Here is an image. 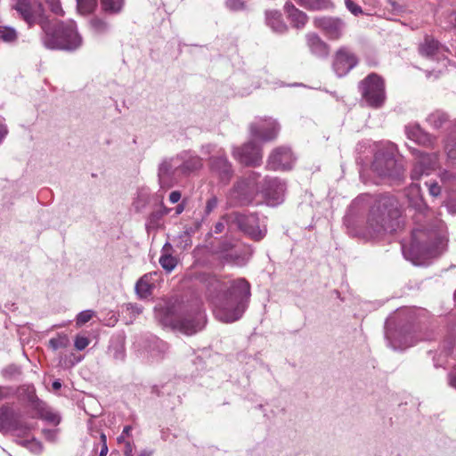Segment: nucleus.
<instances>
[{
	"instance_id": "f257e3e1",
	"label": "nucleus",
	"mask_w": 456,
	"mask_h": 456,
	"mask_svg": "<svg viewBox=\"0 0 456 456\" xmlns=\"http://www.w3.org/2000/svg\"><path fill=\"white\" fill-rule=\"evenodd\" d=\"M205 289V297L216 319L230 323L240 320L250 299V284L244 278L227 279L209 273L198 275Z\"/></svg>"
},
{
	"instance_id": "f03ea898",
	"label": "nucleus",
	"mask_w": 456,
	"mask_h": 456,
	"mask_svg": "<svg viewBox=\"0 0 456 456\" xmlns=\"http://www.w3.org/2000/svg\"><path fill=\"white\" fill-rule=\"evenodd\" d=\"M13 8L29 27L40 25L44 33L42 41L46 48L75 51L82 45L83 38L73 20L61 21L52 26L45 14L43 5L28 0H17Z\"/></svg>"
},
{
	"instance_id": "7ed1b4c3",
	"label": "nucleus",
	"mask_w": 456,
	"mask_h": 456,
	"mask_svg": "<svg viewBox=\"0 0 456 456\" xmlns=\"http://www.w3.org/2000/svg\"><path fill=\"white\" fill-rule=\"evenodd\" d=\"M366 221V232L371 238L383 236L395 232L401 224V210L398 200L391 195H379L373 198L370 194H361L354 199L344 223L349 227L351 218L362 207L370 204Z\"/></svg>"
},
{
	"instance_id": "20e7f679",
	"label": "nucleus",
	"mask_w": 456,
	"mask_h": 456,
	"mask_svg": "<svg viewBox=\"0 0 456 456\" xmlns=\"http://www.w3.org/2000/svg\"><path fill=\"white\" fill-rule=\"evenodd\" d=\"M204 166L203 159L195 152L183 151L175 156L165 158L158 167V183L166 191L178 183L182 177L198 172Z\"/></svg>"
},
{
	"instance_id": "39448f33",
	"label": "nucleus",
	"mask_w": 456,
	"mask_h": 456,
	"mask_svg": "<svg viewBox=\"0 0 456 456\" xmlns=\"http://www.w3.org/2000/svg\"><path fill=\"white\" fill-rule=\"evenodd\" d=\"M446 248L444 238L424 226L414 228L409 247L403 246L404 257L416 265H424L427 260L440 256Z\"/></svg>"
},
{
	"instance_id": "423d86ee",
	"label": "nucleus",
	"mask_w": 456,
	"mask_h": 456,
	"mask_svg": "<svg viewBox=\"0 0 456 456\" xmlns=\"http://www.w3.org/2000/svg\"><path fill=\"white\" fill-rule=\"evenodd\" d=\"M161 322L165 326L177 330L185 335H192L204 326L201 312H188L179 303H167L161 309Z\"/></svg>"
},
{
	"instance_id": "0eeeda50",
	"label": "nucleus",
	"mask_w": 456,
	"mask_h": 456,
	"mask_svg": "<svg viewBox=\"0 0 456 456\" xmlns=\"http://www.w3.org/2000/svg\"><path fill=\"white\" fill-rule=\"evenodd\" d=\"M396 147L389 144L379 149L374 155L372 171L381 178L399 184L404 179L403 164L395 159Z\"/></svg>"
},
{
	"instance_id": "6e6552de",
	"label": "nucleus",
	"mask_w": 456,
	"mask_h": 456,
	"mask_svg": "<svg viewBox=\"0 0 456 456\" xmlns=\"http://www.w3.org/2000/svg\"><path fill=\"white\" fill-rule=\"evenodd\" d=\"M260 173L250 171L245 174L243 177L239 179L234 184L231 198L240 206L250 204L256 194H260L263 181H260Z\"/></svg>"
},
{
	"instance_id": "1a4fd4ad",
	"label": "nucleus",
	"mask_w": 456,
	"mask_h": 456,
	"mask_svg": "<svg viewBox=\"0 0 456 456\" xmlns=\"http://www.w3.org/2000/svg\"><path fill=\"white\" fill-rule=\"evenodd\" d=\"M362 99L371 107H381L386 100L385 84L376 73L367 76L359 84Z\"/></svg>"
},
{
	"instance_id": "9d476101",
	"label": "nucleus",
	"mask_w": 456,
	"mask_h": 456,
	"mask_svg": "<svg viewBox=\"0 0 456 456\" xmlns=\"http://www.w3.org/2000/svg\"><path fill=\"white\" fill-rule=\"evenodd\" d=\"M230 218L234 224V230L238 229L255 240H262L266 233L265 229H261L256 215H243L240 213H231Z\"/></svg>"
},
{
	"instance_id": "9b49d317",
	"label": "nucleus",
	"mask_w": 456,
	"mask_h": 456,
	"mask_svg": "<svg viewBox=\"0 0 456 456\" xmlns=\"http://www.w3.org/2000/svg\"><path fill=\"white\" fill-rule=\"evenodd\" d=\"M214 252L224 262L236 265H244L250 255L240 249L232 240L227 239L220 241Z\"/></svg>"
},
{
	"instance_id": "f8f14e48",
	"label": "nucleus",
	"mask_w": 456,
	"mask_h": 456,
	"mask_svg": "<svg viewBox=\"0 0 456 456\" xmlns=\"http://www.w3.org/2000/svg\"><path fill=\"white\" fill-rule=\"evenodd\" d=\"M285 191L286 183L283 181L266 176L263 179L260 194L267 205L274 207L283 201Z\"/></svg>"
},
{
	"instance_id": "ddd939ff",
	"label": "nucleus",
	"mask_w": 456,
	"mask_h": 456,
	"mask_svg": "<svg viewBox=\"0 0 456 456\" xmlns=\"http://www.w3.org/2000/svg\"><path fill=\"white\" fill-rule=\"evenodd\" d=\"M410 150L415 157V162L411 173L412 180H419L423 175H428L436 167L438 161L437 153H424L418 149L411 147Z\"/></svg>"
},
{
	"instance_id": "4468645a",
	"label": "nucleus",
	"mask_w": 456,
	"mask_h": 456,
	"mask_svg": "<svg viewBox=\"0 0 456 456\" xmlns=\"http://www.w3.org/2000/svg\"><path fill=\"white\" fill-rule=\"evenodd\" d=\"M405 312H408V310L398 312L395 317H389L385 323L386 338L394 349L404 348L411 346L408 336L411 330L410 328H401L399 330H393V326L395 324V319L401 318Z\"/></svg>"
},
{
	"instance_id": "2eb2a0df",
	"label": "nucleus",
	"mask_w": 456,
	"mask_h": 456,
	"mask_svg": "<svg viewBox=\"0 0 456 456\" xmlns=\"http://www.w3.org/2000/svg\"><path fill=\"white\" fill-rule=\"evenodd\" d=\"M232 155L240 163L252 167L260 166L263 158L261 147L253 142L233 148Z\"/></svg>"
},
{
	"instance_id": "dca6fc26",
	"label": "nucleus",
	"mask_w": 456,
	"mask_h": 456,
	"mask_svg": "<svg viewBox=\"0 0 456 456\" xmlns=\"http://www.w3.org/2000/svg\"><path fill=\"white\" fill-rule=\"evenodd\" d=\"M279 130V124L273 118H261L258 122L250 125L252 136L263 142H269L275 139Z\"/></svg>"
},
{
	"instance_id": "f3484780",
	"label": "nucleus",
	"mask_w": 456,
	"mask_h": 456,
	"mask_svg": "<svg viewBox=\"0 0 456 456\" xmlns=\"http://www.w3.org/2000/svg\"><path fill=\"white\" fill-rule=\"evenodd\" d=\"M295 161L293 154L288 147H277L267 159V167L271 170H288Z\"/></svg>"
},
{
	"instance_id": "a211bd4d",
	"label": "nucleus",
	"mask_w": 456,
	"mask_h": 456,
	"mask_svg": "<svg viewBox=\"0 0 456 456\" xmlns=\"http://www.w3.org/2000/svg\"><path fill=\"white\" fill-rule=\"evenodd\" d=\"M358 63L356 56L346 47L339 48L334 57L333 69L338 77L346 76Z\"/></svg>"
},
{
	"instance_id": "6ab92c4d",
	"label": "nucleus",
	"mask_w": 456,
	"mask_h": 456,
	"mask_svg": "<svg viewBox=\"0 0 456 456\" xmlns=\"http://www.w3.org/2000/svg\"><path fill=\"white\" fill-rule=\"evenodd\" d=\"M221 151L220 149L216 151L219 155L209 158V167L211 172L218 175L221 182L227 183L233 175V169L230 161Z\"/></svg>"
},
{
	"instance_id": "aec40b11",
	"label": "nucleus",
	"mask_w": 456,
	"mask_h": 456,
	"mask_svg": "<svg viewBox=\"0 0 456 456\" xmlns=\"http://www.w3.org/2000/svg\"><path fill=\"white\" fill-rule=\"evenodd\" d=\"M29 406L37 412V416L45 421L58 425L60 423V416L53 412L45 403L41 401L35 394L28 395Z\"/></svg>"
},
{
	"instance_id": "412c9836",
	"label": "nucleus",
	"mask_w": 456,
	"mask_h": 456,
	"mask_svg": "<svg viewBox=\"0 0 456 456\" xmlns=\"http://www.w3.org/2000/svg\"><path fill=\"white\" fill-rule=\"evenodd\" d=\"M316 24L330 39L339 38L344 29V22L337 18L323 17L316 20Z\"/></svg>"
},
{
	"instance_id": "4be33fe9",
	"label": "nucleus",
	"mask_w": 456,
	"mask_h": 456,
	"mask_svg": "<svg viewBox=\"0 0 456 456\" xmlns=\"http://www.w3.org/2000/svg\"><path fill=\"white\" fill-rule=\"evenodd\" d=\"M405 133L408 139L416 143L433 148L436 142V137L425 132L418 124L408 125L405 127Z\"/></svg>"
},
{
	"instance_id": "5701e85b",
	"label": "nucleus",
	"mask_w": 456,
	"mask_h": 456,
	"mask_svg": "<svg viewBox=\"0 0 456 456\" xmlns=\"http://www.w3.org/2000/svg\"><path fill=\"white\" fill-rule=\"evenodd\" d=\"M9 429V430H20L21 432H26L28 430V427L22 425L18 420L17 414L9 407H1L0 408V430Z\"/></svg>"
},
{
	"instance_id": "b1692460",
	"label": "nucleus",
	"mask_w": 456,
	"mask_h": 456,
	"mask_svg": "<svg viewBox=\"0 0 456 456\" xmlns=\"http://www.w3.org/2000/svg\"><path fill=\"white\" fill-rule=\"evenodd\" d=\"M419 53L427 58L439 59L444 56L446 48L431 37H426L423 43L419 46Z\"/></svg>"
},
{
	"instance_id": "393cba45",
	"label": "nucleus",
	"mask_w": 456,
	"mask_h": 456,
	"mask_svg": "<svg viewBox=\"0 0 456 456\" xmlns=\"http://www.w3.org/2000/svg\"><path fill=\"white\" fill-rule=\"evenodd\" d=\"M408 198L411 207L419 214H424L428 210L422 196L420 195V187L417 183H412L408 191Z\"/></svg>"
},
{
	"instance_id": "a878e982",
	"label": "nucleus",
	"mask_w": 456,
	"mask_h": 456,
	"mask_svg": "<svg viewBox=\"0 0 456 456\" xmlns=\"http://www.w3.org/2000/svg\"><path fill=\"white\" fill-rule=\"evenodd\" d=\"M157 275V273H150L141 277L135 284V291L141 298H146L151 295L153 289V276Z\"/></svg>"
},
{
	"instance_id": "bb28decb",
	"label": "nucleus",
	"mask_w": 456,
	"mask_h": 456,
	"mask_svg": "<svg viewBox=\"0 0 456 456\" xmlns=\"http://www.w3.org/2000/svg\"><path fill=\"white\" fill-rule=\"evenodd\" d=\"M307 45L312 52L319 57H326L329 54V46L316 34L306 36Z\"/></svg>"
},
{
	"instance_id": "cd10ccee",
	"label": "nucleus",
	"mask_w": 456,
	"mask_h": 456,
	"mask_svg": "<svg viewBox=\"0 0 456 456\" xmlns=\"http://www.w3.org/2000/svg\"><path fill=\"white\" fill-rule=\"evenodd\" d=\"M266 24L275 33L282 34L287 31L288 27L281 19V14L277 11L265 12Z\"/></svg>"
},
{
	"instance_id": "c85d7f7f",
	"label": "nucleus",
	"mask_w": 456,
	"mask_h": 456,
	"mask_svg": "<svg viewBox=\"0 0 456 456\" xmlns=\"http://www.w3.org/2000/svg\"><path fill=\"white\" fill-rule=\"evenodd\" d=\"M284 8L294 27L301 28L305 26L307 21V16L305 13L297 9L290 2H287Z\"/></svg>"
},
{
	"instance_id": "c756f323",
	"label": "nucleus",
	"mask_w": 456,
	"mask_h": 456,
	"mask_svg": "<svg viewBox=\"0 0 456 456\" xmlns=\"http://www.w3.org/2000/svg\"><path fill=\"white\" fill-rule=\"evenodd\" d=\"M171 210V208L164 206L163 202H161L160 208L151 212L147 219L146 228L148 232L151 229H158L161 225L163 216L168 215Z\"/></svg>"
},
{
	"instance_id": "7c9ffc66",
	"label": "nucleus",
	"mask_w": 456,
	"mask_h": 456,
	"mask_svg": "<svg viewBox=\"0 0 456 456\" xmlns=\"http://www.w3.org/2000/svg\"><path fill=\"white\" fill-rule=\"evenodd\" d=\"M230 218V214L222 216L218 222L214 225L212 232L215 234H220L223 232H232L234 231V224Z\"/></svg>"
},
{
	"instance_id": "2f4dec72",
	"label": "nucleus",
	"mask_w": 456,
	"mask_h": 456,
	"mask_svg": "<svg viewBox=\"0 0 456 456\" xmlns=\"http://www.w3.org/2000/svg\"><path fill=\"white\" fill-rule=\"evenodd\" d=\"M426 120L432 127L439 129L448 121V117L444 112L436 110L430 113Z\"/></svg>"
},
{
	"instance_id": "473e14b6",
	"label": "nucleus",
	"mask_w": 456,
	"mask_h": 456,
	"mask_svg": "<svg viewBox=\"0 0 456 456\" xmlns=\"http://www.w3.org/2000/svg\"><path fill=\"white\" fill-rule=\"evenodd\" d=\"M124 0H101V7L107 14H117L121 12Z\"/></svg>"
},
{
	"instance_id": "72a5a7b5",
	"label": "nucleus",
	"mask_w": 456,
	"mask_h": 456,
	"mask_svg": "<svg viewBox=\"0 0 456 456\" xmlns=\"http://www.w3.org/2000/svg\"><path fill=\"white\" fill-rule=\"evenodd\" d=\"M17 30L10 26H0V40L7 44H14L18 40Z\"/></svg>"
},
{
	"instance_id": "f704fd0d",
	"label": "nucleus",
	"mask_w": 456,
	"mask_h": 456,
	"mask_svg": "<svg viewBox=\"0 0 456 456\" xmlns=\"http://www.w3.org/2000/svg\"><path fill=\"white\" fill-rule=\"evenodd\" d=\"M90 28L92 31L98 35H102L110 30L109 23L98 17H94L89 21Z\"/></svg>"
},
{
	"instance_id": "c9c22d12",
	"label": "nucleus",
	"mask_w": 456,
	"mask_h": 456,
	"mask_svg": "<svg viewBox=\"0 0 456 456\" xmlns=\"http://www.w3.org/2000/svg\"><path fill=\"white\" fill-rule=\"evenodd\" d=\"M150 202V193L146 190L138 191L133 206L136 212H142Z\"/></svg>"
},
{
	"instance_id": "e433bc0d",
	"label": "nucleus",
	"mask_w": 456,
	"mask_h": 456,
	"mask_svg": "<svg viewBox=\"0 0 456 456\" xmlns=\"http://www.w3.org/2000/svg\"><path fill=\"white\" fill-rule=\"evenodd\" d=\"M49 346L53 350L60 348H66L69 345V339L66 334H59L57 338H53L49 340Z\"/></svg>"
},
{
	"instance_id": "4c0bfd02",
	"label": "nucleus",
	"mask_w": 456,
	"mask_h": 456,
	"mask_svg": "<svg viewBox=\"0 0 456 456\" xmlns=\"http://www.w3.org/2000/svg\"><path fill=\"white\" fill-rule=\"evenodd\" d=\"M97 5V0H77V10L82 14L91 13Z\"/></svg>"
},
{
	"instance_id": "58836bf2",
	"label": "nucleus",
	"mask_w": 456,
	"mask_h": 456,
	"mask_svg": "<svg viewBox=\"0 0 456 456\" xmlns=\"http://www.w3.org/2000/svg\"><path fill=\"white\" fill-rule=\"evenodd\" d=\"M298 4L312 10H319L327 6L326 0H295Z\"/></svg>"
},
{
	"instance_id": "ea45409f",
	"label": "nucleus",
	"mask_w": 456,
	"mask_h": 456,
	"mask_svg": "<svg viewBox=\"0 0 456 456\" xmlns=\"http://www.w3.org/2000/svg\"><path fill=\"white\" fill-rule=\"evenodd\" d=\"M167 349L168 346L164 341L154 339L152 349L151 351V356L154 358H161Z\"/></svg>"
},
{
	"instance_id": "a19ab883",
	"label": "nucleus",
	"mask_w": 456,
	"mask_h": 456,
	"mask_svg": "<svg viewBox=\"0 0 456 456\" xmlns=\"http://www.w3.org/2000/svg\"><path fill=\"white\" fill-rule=\"evenodd\" d=\"M159 264L161 267L167 273H170L176 266V259L171 255H163L159 258Z\"/></svg>"
},
{
	"instance_id": "79ce46f5",
	"label": "nucleus",
	"mask_w": 456,
	"mask_h": 456,
	"mask_svg": "<svg viewBox=\"0 0 456 456\" xmlns=\"http://www.w3.org/2000/svg\"><path fill=\"white\" fill-rule=\"evenodd\" d=\"M126 313L130 316V319H134L142 312V305L138 304L128 303L125 305Z\"/></svg>"
},
{
	"instance_id": "37998d69",
	"label": "nucleus",
	"mask_w": 456,
	"mask_h": 456,
	"mask_svg": "<svg viewBox=\"0 0 456 456\" xmlns=\"http://www.w3.org/2000/svg\"><path fill=\"white\" fill-rule=\"evenodd\" d=\"M448 159L456 165V141H450L445 145Z\"/></svg>"
},
{
	"instance_id": "c03bdc74",
	"label": "nucleus",
	"mask_w": 456,
	"mask_h": 456,
	"mask_svg": "<svg viewBox=\"0 0 456 456\" xmlns=\"http://www.w3.org/2000/svg\"><path fill=\"white\" fill-rule=\"evenodd\" d=\"M218 205V199L216 195H211L207 202L204 208L205 216H208L211 212H213Z\"/></svg>"
},
{
	"instance_id": "a18cd8bd",
	"label": "nucleus",
	"mask_w": 456,
	"mask_h": 456,
	"mask_svg": "<svg viewBox=\"0 0 456 456\" xmlns=\"http://www.w3.org/2000/svg\"><path fill=\"white\" fill-rule=\"evenodd\" d=\"M94 315V312L92 310H86L79 313L77 316V325L82 326L87 322H89Z\"/></svg>"
},
{
	"instance_id": "49530a36",
	"label": "nucleus",
	"mask_w": 456,
	"mask_h": 456,
	"mask_svg": "<svg viewBox=\"0 0 456 456\" xmlns=\"http://www.w3.org/2000/svg\"><path fill=\"white\" fill-rule=\"evenodd\" d=\"M225 6L232 12L242 11L245 8V4L242 0H226Z\"/></svg>"
},
{
	"instance_id": "de8ad7c7",
	"label": "nucleus",
	"mask_w": 456,
	"mask_h": 456,
	"mask_svg": "<svg viewBox=\"0 0 456 456\" xmlns=\"http://www.w3.org/2000/svg\"><path fill=\"white\" fill-rule=\"evenodd\" d=\"M89 342L88 338L77 335L75 338L74 346L77 350L82 351L89 345Z\"/></svg>"
},
{
	"instance_id": "09e8293b",
	"label": "nucleus",
	"mask_w": 456,
	"mask_h": 456,
	"mask_svg": "<svg viewBox=\"0 0 456 456\" xmlns=\"http://www.w3.org/2000/svg\"><path fill=\"white\" fill-rule=\"evenodd\" d=\"M51 11L56 14L62 16L64 12L61 9L59 0H46Z\"/></svg>"
},
{
	"instance_id": "8fccbe9b",
	"label": "nucleus",
	"mask_w": 456,
	"mask_h": 456,
	"mask_svg": "<svg viewBox=\"0 0 456 456\" xmlns=\"http://www.w3.org/2000/svg\"><path fill=\"white\" fill-rule=\"evenodd\" d=\"M347 9L354 15L362 13V8L352 0H346Z\"/></svg>"
},
{
	"instance_id": "3c124183",
	"label": "nucleus",
	"mask_w": 456,
	"mask_h": 456,
	"mask_svg": "<svg viewBox=\"0 0 456 456\" xmlns=\"http://www.w3.org/2000/svg\"><path fill=\"white\" fill-rule=\"evenodd\" d=\"M448 385L456 389V366H454L447 375Z\"/></svg>"
},
{
	"instance_id": "603ef678",
	"label": "nucleus",
	"mask_w": 456,
	"mask_h": 456,
	"mask_svg": "<svg viewBox=\"0 0 456 456\" xmlns=\"http://www.w3.org/2000/svg\"><path fill=\"white\" fill-rule=\"evenodd\" d=\"M426 184H427V186H428V191H429L430 195L436 197L440 194L441 188L437 183H436V182L430 183H426Z\"/></svg>"
},
{
	"instance_id": "864d4df0",
	"label": "nucleus",
	"mask_w": 456,
	"mask_h": 456,
	"mask_svg": "<svg viewBox=\"0 0 456 456\" xmlns=\"http://www.w3.org/2000/svg\"><path fill=\"white\" fill-rule=\"evenodd\" d=\"M100 438H101L102 447H101L99 456H106L108 453V451H109L108 445H107V437L103 433H102L100 436Z\"/></svg>"
},
{
	"instance_id": "5fc2aeb1",
	"label": "nucleus",
	"mask_w": 456,
	"mask_h": 456,
	"mask_svg": "<svg viewBox=\"0 0 456 456\" xmlns=\"http://www.w3.org/2000/svg\"><path fill=\"white\" fill-rule=\"evenodd\" d=\"M132 430L131 426H126L123 428L122 434L117 438L118 443H125V437L126 436H128L130 435V432Z\"/></svg>"
},
{
	"instance_id": "6e6d98bb",
	"label": "nucleus",
	"mask_w": 456,
	"mask_h": 456,
	"mask_svg": "<svg viewBox=\"0 0 456 456\" xmlns=\"http://www.w3.org/2000/svg\"><path fill=\"white\" fill-rule=\"evenodd\" d=\"M182 194L179 191H173L169 194V201L172 204L177 203L181 200Z\"/></svg>"
},
{
	"instance_id": "4d7b16f0",
	"label": "nucleus",
	"mask_w": 456,
	"mask_h": 456,
	"mask_svg": "<svg viewBox=\"0 0 456 456\" xmlns=\"http://www.w3.org/2000/svg\"><path fill=\"white\" fill-rule=\"evenodd\" d=\"M216 146L215 144H206L201 147V151L204 154L210 155L213 152H216Z\"/></svg>"
},
{
	"instance_id": "13d9d810",
	"label": "nucleus",
	"mask_w": 456,
	"mask_h": 456,
	"mask_svg": "<svg viewBox=\"0 0 456 456\" xmlns=\"http://www.w3.org/2000/svg\"><path fill=\"white\" fill-rule=\"evenodd\" d=\"M124 454H125V456H134L133 444L129 441L125 442Z\"/></svg>"
},
{
	"instance_id": "bf43d9fd",
	"label": "nucleus",
	"mask_w": 456,
	"mask_h": 456,
	"mask_svg": "<svg viewBox=\"0 0 456 456\" xmlns=\"http://www.w3.org/2000/svg\"><path fill=\"white\" fill-rule=\"evenodd\" d=\"M7 126L4 124H0V144L2 143L4 138L7 135Z\"/></svg>"
},
{
	"instance_id": "052dcab7",
	"label": "nucleus",
	"mask_w": 456,
	"mask_h": 456,
	"mask_svg": "<svg viewBox=\"0 0 456 456\" xmlns=\"http://www.w3.org/2000/svg\"><path fill=\"white\" fill-rule=\"evenodd\" d=\"M184 208H185L184 202L178 204L175 208V216H179L180 214H182L183 212Z\"/></svg>"
},
{
	"instance_id": "680f3d73",
	"label": "nucleus",
	"mask_w": 456,
	"mask_h": 456,
	"mask_svg": "<svg viewBox=\"0 0 456 456\" xmlns=\"http://www.w3.org/2000/svg\"><path fill=\"white\" fill-rule=\"evenodd\" d=\"M153 451L149 449H143L140 452L139 456H152Z\"/></svg>"
},
{
	"instance_id": "e2e57ef3",
	"label": "nucleus",
	"mask_w": 456,
	"mask_h": 456,
	"mask_svg": "<svg viewBox=\"0 0 456 456\" xmlns=\"http://www.w3.org/2000/svg\"><path fill=\"white\" fill-rule=\"evenodd\" d=\"M61 387V381H60V380H54V381L53 382V388L54 390H58V389H60Z\"/></svg>"
},
{
	"instance_id": "0e129e2a",
	"label": "nucleus",
	"mask_w": 456,
	"mask_h": 456,
	"mask_svg": "<svg viewBox=\"0 0 456 456\" xmlns=\"http://www.w3.org/2000/svg\"><path fill=\"white\" fill-rule=\"evenodd\" d=\"M115 358L122 360L124 358V353L122 351H117L115 354Z\"/></svg>"
},
{
	"instance_id": "69168bd1",
	"label": "nucleus",
	"mask_w": 456,
	"mask_h": 456,
	"mask_svg": "<svg viewBox=\"0 0 456 456\" xmlns=\"http://www.w3.org/2000/svg\"><path fill=\"white\" fill-rule=\"evenodd\" d=\"M3 397V391H2V388L0 387V399Z\"/></svg>"
},
{
	"instance_id": "338daca9",
	"label": "nucleus",
	"mask_w": 456,
	"mask_h": 456,
	"mask_svg": "<svg viewBox=\"0 0 456 456\" xmlns=\"http://www.w3.org/2000/svg\"><path fill=\"white\" fill-rule=\"evenodd\" d=\"M49 435L52 434V431L51 430H47L46 431Z\"/></svg>"
},
{
	"instance_id": "774afa93",
	"label": "nucleus",
	"mask_w": 456,
	"mask_h": 456,
	"mask_svg": "<svg viewBox=\"0 0 456 456\" xmlns=\"http://www.w3.org/2000/svg\"><path fill=\"white\" fill-rule=\"evenodd\" d=\"M454 297H455V299H456V290H455V293H454Z\"/></svg>"
}]
</instances>
